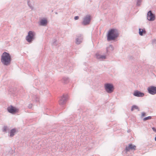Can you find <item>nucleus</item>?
Segmentation results:
<instances>
[{"instance_id":"nucleus-18","label":"nucleus","mask_w":156,"mask_h":156,"mask_svg":"<svg viewBox=\"0 0 156 156\" xmlns=\"http://www.w3.org/2000/svg\"><path fill=\"white\" fill-rule=\"evenodd\" d=\"M69 81V79L68 77H64L62 78V81L65 83H67Z\"/></svg>"},{"instance_id":"nucleus-4","label":"nucleus","mask_w":156,"mask_h":156,"mask_svg":"<svg viewBox=\"0 0 156 156\" xmlns=\"http://www.w3.org/2000/svg\"><path fill=\"white\" fill-rule=\"evenodd\" d=\"M104 87L106 91L109 94L113 92L114 88L113 84L111 83H106L104 85Z\"/></svg>"},{"instance_id":"nucleus-15","label":"nucleus","mask_w":156,"mask_h":156,"mask_svg":"<svg viewBox=\"0 0 156 156\" xmlns=\"http://www.w3.org/2000/svg\"><path fill=\"white\" fill-rule=\"evenodd\" d=\"M32 100L33 101H35L38 103L39 102L40 98L39 96L37 95H34L32 98Z\"/></svg>"},{"instance_id":"nucleus-31","label":"nucleus","mask_w":156,"mask_h":156,"mask_svg":"<svg viewBox=\"0 0 156 156\" xmlns=\"http://www.w3.org/2000/svg\"><path fill=\"white\" fill-rule=\"evenodd\" d=\"M106 51L107 52H108V48H106Z\"/></svg>"},{"instance_id":"nucleus-14","label":"nucleus","mask_w":156,"mask_h":156,"mask_svg":"<svg viewBox=\"0 0 156 156\" xmlns=\"http://www.w3.org/2000/svg\"><path fill=\"white\" fill-rule=\"evenodd\" d=\"M133 94L134 96L139 97H142L144 95V94L143 93L138 90L134 91Z\"/></svg>"},{"instance_id":"nucleus-17","label":"nucleus","mask_w":156,"mask_h":156,"mask_svg":"<svg viewBox=\"0 0 156 156\" xmlns=\"http://www.w3.org/2000/svg\"><path fill=\"white\" fill-rule=\"evenodd\" d=\"M16 132V130L15 129H12L10 132V136L11 137L13 136Z\"/></svg>"},{"instance_id":"nucleus-1","label":"nucleus","mask_w":156,"mask_h":156,"mask_svg":"<svg viewBox=\"0 0 156 156\" xmlns=\"http://www.w3.org/2000/svg\"><path fill=\"white\" fill-rule=\"evenodd\" d=\"M119 33L117 29L112 28L110 30L107 35V40L108 41L114 40L118 37Z\"/></svg>"},{"instance_id":"nucleus-12","label":"nucleus","mask_w":156,"mask_h":156,"mask_svg":"<svg viewBox=\"0 0 156 156\" xmlns=\"http://www.w3.org/2000/svg\"><path fill=\"white\" fill-rule=\"evenodd\" d=\"M39 26H46L48 24V20L45 18H43L40 20L38 22Z\"/></svg>"},{"instance_id":"nucleus-24","label":"nucleus","mask_w":156,"mask_h":156,"mask_svg":"<svg viewBox=\"0 0 156 156\" xmlns=\"http://www.w3.org/2000/svg\"><path fill=\"white\" fill-rule=\"evenodd\" d=\"M7 129H8L7 127L5 126L3 127V132H6L7 131Z\"/></svg>"},{"instance_id":"nucleus-11","label":"nucleus","mask_w":156,"mask_h":156,"mask_svg":"<svg viewBox=\"0 0 156 156\" xmlns=\"http://www.w3.org/2000/svg\"><path fill=\"white\" fill-rule=\"evenodd\" d=\"M96 58L98 60L100 61H103L106 58V57L105 55H101L98 52L95 54V55Z\"/></svg>"},{"instance_id":"nucleus-33","label":"nucleus","mask_w":156,"mask_h":156,"mask_svg":"<svg viewBox=\"0 0 156 156\" xmlns=\"http://www.w3.org/2000/svg\"><path fill=\"white\" fill-rule=\"evenodd\" d=\"M55 14H58V13H57V12H55Z\"/></svg>"},{"instance_id":"nucleus-5","label":"nucleus","mask_w":156,"mask_h":156,"mask_svg":"<svg viewBox=\"0 0 156 156\" xmlns=\"http://www.w3.org/2000/svg\"><path fill=\"white\" fill-rule=\"evenodd\" d=\"M155 15L152 12L151 10L149 11L147 15V19L149 21H154L155 19Z\"/></svg>"},{"instance_id":"nucleus-25","label":"nucleus","mask_w":156,"mask_h":156,"mask_svg":"<svg viewBox=\"0 0 156 156\" xmlns=\"http://www.w3.org/2000/svg\"><path fill=\"white\" fill-rule=\"evenodd\" d=\"M152 43L153 44H156V39H154L152 40Z\"/></svg>"},{"instance_id":"nucleus-20","label":"nucleus","mask_w":156,"mask_h":156,"mask_svg":"<svg viewBox=\"0 0 156 156\" xmlns=\"http://www.w3.org/2000/svg\"><path fill=\"white\" fill-rule=\"evenodd\" d=\"M142 2V0H136V5L140 6Z\"/></svg>"},{"instance_id":"nucleus-9","label":"nucleus","mask_w":156,"mask_h":156,"mask_svg":"<svg viewBox=\"0 0 156 156\" xmlns=\"http://www.w3.org/2000/svg\"><path fill=\"white\" fill-rule=\"evenodd\" d=\"M8 112L11 114H14L18 111V109L12 105H10L7 108Z\"/></svg>"},{"instance_id":"nucleus-23","label":"nucleus","mask_w":156,"mask_h":156,"mask_svg":"<svg viewBox=\"0 0 156 156\" xmlns=\"http://www.w3.org/2000/svg\"><path fill=\"white\" fill-rule=\"evenodd\" d=\"M152 118L151 116H149L147 117H146L143 119V120L144 121H146L147 120L151 119Z\"/></svg>"},{"instance_id":"nucleus-21","label":"nucleus","mask_w":156,"mask_h":156,"mask_svg":"<svg viewBox=\"0 0 156 156\" xmlns=\"http://www.w3.org/2000/svg\"><path fill=\"white\" fill-rule=\"evenodd\" d=\"M27 3L28 6L31 9H33V7L31 4L30 0H27Z\"/></svg>"},{"instance_id":"nucleus-32","label":"nucleus","mask_w":156,"mask_h":156,"mask_svg":"<svg viewBox=\"0 0 156 156\" xmlns=\"http://www.w3.org/2000/svg\"><path fill=\"white\" fill-rule=\"evenodd\" d=\"M155 141H156V136H155Z\"/></svg>"},{"instance_id":"nucleus-10","label":"nucleus","mask_w":156,"mask_h":156,"mask_svg":"<svg viewBox=\"0 0 156 156\" xmlns=\"http://www.w3.org/2000/svg\"><path fill=\"white\" fill-rule=\"evenodd\" d=\"M148 93L151 95L156 94V87L154 86H151L148 87L147 88Z\"/></svg>"},{"instance_id":"nucleus-30","label":"nucleus","mask_w":156,"mask_h":156,"mask_svg":"<svg viewBox=\"0 0 156 156\" xmlns=\"http://www.w3.org/2000/svg\"><path fill=\"white\" fill-rule=\"evenodd\" d=\"M109 47H111V48H112V45H109Z\"/></svg>"},{"instance_id":"nucleus-22","label":"nucleus","mask_w":156,"mask_h":156,"mask_svg":"<svg viewBox=\"0 0 156 156\" xmlns=\"http://www.w3.org/2000/svg\"><path fill=\"white\" fill-rule=\"evenodd\" d=\"M52 44L55 46H56L57 45V41L56 39H54L53 40Z\"/></svg>"},{"instance_id":"nucleus-13","label":"nucleus","mask_w":156,"mask_h":156,"mask_svg":"<svg viewBox=\"0 0 156 156\" xmlns=\"http://www.w3.org/2000/svg\"><path fill=\"white\" fill-rule=\"evenodd\" d=\"M83 40V37L81 34H79L76 36V44H79L82 42Z\"/></svg>"},{"instance_id":"nucleus-19","label":"nucleus","mask_w":156,"mask_h":156,"mask_svg":"<svg viewBox=\"0 0 156 156\" xmlns=\"http://www.w3.org/2000/svg\"><path fill=\"white\" fill-rule=\"evenodd\" d=\"M134 109H137L138 111H139L140 110L139 109L138 107L136 105H133L131 108V111H133Z\"/></svg>"},{"instance_id":"nucleus-8","label":"nucleus","mask_w":156,"mask_h":156,"mask_svg":"<svg viewBox=\"0 0 156 156\" xmlns=\"http://www.w3.org/2000/svg\"><path fill=\"white\" fill-rule=\"evenodd\" d=\"M136 146L131 143L126 147L124 150L126 152H127L130 151H135L136 150Z\"/></svg>"},{"instance_id":"nucleus-3","label":"nucleus","mask_w":156,"mask_h":156,"mask_svg":"<svg viewBox=\"0 0 156 156\" xmlns=\"http://www.w3.org/2000/svg\"><path fill=\"white\" fill-rule=\"evenodd\" d=\"M35 33L34 31H29L26 37V41L30 43H31L35 39Z\"/></svg>"},{"instance_id":"nucleus-29","label":"nucleus","mask_w":156,"mask_h":156,"mask_svg":"<svg viewBox=\"0 0 156 156\" xmlns=\"http://www.w3.org/2000/svg\"><path fill=\"white\" fill-rule=\"evenodd\" d=\"M153 131L155 132H156V129L154 127L152 128Z\"/></svg>"},{"instance_id":"nucleus-6","label":"nucleus","mask_w":156,"mask_h":156,"mask_svg":"<svg viewBox=\"0 0 156 156\" xmlns=\"http://www.w3.org/2000/svg\"><path fill=\"white\" fill-rule=\"evenodd\" d=\"M68 98V95H63L60 99L59 103L60 105H62L65 104Z\"/></svg>"},{"instance_id":"nucleus-28","label":"nucleus","mask_w":156,"mask_h":156,"mask_svg":"<svg viewBox=\"0 0 156 156\" xmlns=\"http://www.w3.org/2000/svg\"><path fill=\"white\" fill-rule=\"evenodd\" d=\"M79 18V17L78 16H76L74 17V19L75 20H78Z\"/></svg>"},{"instance_id":"nucleus-16","label":"nucleus","mask_w":156,"mask_h":156,"mask_svg":"<svg viewBox=\"0 0 156 156\" xmlns=\"http://www.w3.org/2000/svg\"><path fill=\"white\" fill-rule=\"evenodd\" d=\"M139 33L140 35L143 36L144 34H146V31L144 29H141V28H139Z\"/></svg>"},{"instance_id":"nucleus-7","label":"nucleus","mask_w":156,"mask_h":156,"mask_svg":"<svg viewBox=\"0 0 156 156\" xmlns=\"http://www.w3.org/2000/svg\"><path fill=\"white\" fill-rule=\"evenodd\" d=\"M90 16L89 15H87L84 17L82 24L84 26L87 25L90 23Z\"/></svg>"},{"instance_id":"nucleus-2","label":"nucleus","mask_w":156,"mask_h":156,"mask_svg":"<svg viewBox=\"0 0 156 156\" xmlns=\"http://www.w3.org/2000/svg\"><path fill=\"white\" fill-rule=\"evenodd\" d=\"M11 60V56L8 53L5 52L1 55V62L5 66L9 65Z\"/></svg>"},{"instance_id":"nucleus-27","label":"nucleus","mask_w":156,"mask_h":156,"mask_svg":"<svg viewBox=\"0 0 156 156\" xmlns=\"http://www.w3.org/2000/svg\"><path fill=\"white\" fill-rule=\"evenodd\" d=\"M146 113L145 112H142V116L144 117L145 116Z\"/></svg>"},{"instance_id":"nucleus-26","label":"nucleus","mask_w":156,"mask_h":156,"mask_svg":"<svg viewBox=\"0 0 156 156\" xmlns=\"http://www.w3.org/2000/svg\"><path fill=\"white\" fill-rule=\"evenodd\" d=\"M32 104H30L28 106V108L30 109L32 107Z\"/></svg>"}]
</instances>
